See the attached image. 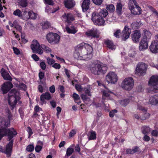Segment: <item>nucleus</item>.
Segmentation results:
<instances>
[{
  "mask_svg": "<svg viewBox=\"0 0 158 158\" xmlns=\"http://www.w3.org/2000/svg\"><path fill=\"white\" fill-rule=\"evenodd\" d=\"M129 102V100L128 99H124L120 101V104L123 106H125Z\"/></svg>",
  "mask_w": 158,
  "mask_h": 158,
  "instance_id": "39",
  "label": "nucleus"
},
{
  "mask_svg": "<svg viewBox=\"0 0 158 158\" xmlns=\"http://www.w3.org/2000/svg\"><path fill=\"white\" fill-rule=\"evenodd\" d=\"M106 79L108 83L114 84L118 80L117 75L113 72H110L106 76Z\"/></svg>",
  "mask_w": 158,
  "mask_h": 158,
  "instance_id": "11",
  "label": "nucleus"
},
{
  "mask_svg": "<svg viewBox=\"0 0 158 158\" xmlns=\"http://www.w3.org/2000/svg\"><path fill=\"white\" fill-rule=\"evenodd\" d=\"M73 152L74 149L73 148H68L67 149L66 156H70Z\"/></svg>",
  "mask_w": 158,
  "mask_h": 158,
  "instance_id": "42",
  "label": "nucleus"
},
{
  "mask_svg": "<svg viewBox=\"0 0 158 158\" xmlns=\"http://www.w3.org/2000/svg\"><path fill=\"white\" fill-rule=\"evenodd\" d=\"M73 97L75 102L77 103L78 104L81 103L80 98L78 95L75 93H74L73 94Z\"/></svg>",
  "mask_w": 158,
  "mask_h": 158,
  "instance_id": "35",
  "label": "nucleus"
},
{
  "mask_svg": "<svg viewBox=\"0 0 158 158\" xmlns=\"http://www.w3.org/2000/svg\"><path fill=\"white\" fill-rule=\"evenodd\" d=\"M46 38L50 43L56 44L59 42L60 37L57 34L50 32L48 34Z\"/></svg>",
  "mask_w": 158,
  "mask_h": 158,
  "instance_id": "7",
  "label": "nucleus"
},
{
  "mask_svg": "<svg viewBox=\"0 0 158 158\" xmlns=\"http://www.w3.org/2000/svg\"><path fill=\"white\" fill-rule=\"evenodd\" d=\"M90 2V0H84L82 5V8L83 12L86 11L89 9Z\"/></svg>",
  "mask_w": 158,
  "mask_h": 158,
  "instance_id": "22",
  "label": "nucleus"
},
{
  "mask_svg": "<svg viewBox=\"0 0 158 158\" xmlns=\"http://www.w3.org/2000/svg\"><path fill=\"white\" fill-rule=\"evenodd\" d=\"M95 4L100 6L102 4L103 0H92Z\"/></svg>",
  "mask_w": 158,
  "mask_h": 158,
  "instance_id": "47",
  "label": "nucleus"
},
{
  "mask_svg": "<svg viewBox=\"0 0 158 158\" xmlns=\"http://www.w3.org/2000/svg\"><path fill=\"white\" fill-rule=\"evenodd\" d=\"M149 102L152 105H158V94L150 97L149 98Z\"/></svg>",
  "mask_w": 158,
  "mask_h": 158,
  "instance_id": "21",
  "label": "nucleus"
},
{
  "mask_svg": "<svg viewBox=\"0 0 158 158\" xmlns=\"http://www.w3.org/2000/svg\"><path fill=\"white\" fill-rule=\"evenodd\" d=\"M13 85L10 81L6 82L2 85L1 88L2 93L5 94L13 87Z\"/></svg>",
  "mask_w": 158,
  "mask_h": 158,
  "instance_id": "13",
  "label": "nucleus"
},
{
  "mask_svg": "<svg viewBox=\"0 0 158 158\" xmlns=\"http://www.w3.org/2000/svg\"><path fill=\"white\" fill-rule=\"evenodd\" d=\"M123 5L121 2L117 3L116 6V12L118 15H120L123 13Z\"/></svg>",
  "mask_w": 158,
  "mask_h": 158,
  "instance_id": "26",
  "label": "nucleus"
},
{
  "mask_svg": "<svg viewBox=\"0 0 158 158\" xmlns=\"http://www.w3.org/2000/svg\"><path fill=\"white\" fill-rule=\"evenodd\" d=\"M31 47L34 53H38L40 55L43 53V51L41 49V46L36 40H34L32 41Z\"/></svg>",
  "mask_w": 158,
  "mask_h": 158,
  "instance_id": "10",
  "label": "nucleus"
},
{
  "mask_svg": "<svg viewBox=\"0 0 158 158\" xmlns=\"http://www.w3.org/2000/svg\"><path fill=\"white\" fill-rule=\"evenodd\" d=\"M42 147L40 145H37L35 147V150L37 152H39L41 149Z\"/></svg>",
  "mask_w": 158,
  "mask_h": 158,
  "instance_id": "61",
  "label": "nucleus"
},
{
  "mask_svg": "<svg viewBox=\"0 0 158 158\" xmlns=\"http://www.w3.org/2000/svg\"><path fill=\"white\" fill-rule=\"evenodd\" d=\"M64 2L65 7L68 9L73 8L75 5V2L73 0H66Z\"/></svg>",
  "mask_w": 158,
  "mask_h": 158,
  "instance_id": "24",
  "label": "nucleus"
},
{
  "mask_svg": "<svg viewBox=\"0 0 158 158\" xmlns=\"http://www.w3.org/2000/svg\"><path fill=\"white\" fill-rule=\"evenodd\" d=\"M44 76V73L42 72H40L39 73V77L40 80H42Z\"/></svg>",
  "mask_w": 158,
  "mask_h": 158,
  "instance_id": "58",
  "label": "nucleus"
},
{
  "mask_svg": "<svg viewBox=\"0 0 158 158\" xmlns=\"http://www.w3.org/2000/svg\"><path fill=\"white\" fill-rule=\"evenodd\" d=\"M20 10L19 9H17L13 12V14L16 16H18L19 17L21 18L22 14Z\"/></svg>",
  "mask_w": 158,
  "mask_h": 158,
  "instance_id": "41",
  "label": "nucleus"
},
{
  "mask_svg": "<svg viewBox=\"0 0 158 158\" xmlns=\"http://www.w3.org/2000/svg\"><path fill=\"white\" fill-rule=\"evenodd\" d=\"M150 114L148 113H145L144 114V116L142 117L141 119L142 120H144L149 117Z\"/></svg>",
  "mask_w": 158,
  "mask_h": 158,
  "instance_id": "56",
  "label": "nucleus"
},
{
  "mask_svg": "<svg viewBox=\"0 0 158 158\" xmlns=\"http://www.w3.org/2000/svg\"><path fill=\"white\" fill-rule=\"evenodd\" d=\"M7 118H3L0 119V141L4 136H7L9 140L16 135L17 133L13 128H6L10 126V120L12 117L9 110L7 111Z\"/></svg>",
  "mask_w": 158,
  "mask_h": 158,
  "instance_id": "1",
  "label": "nucleus"
},
{
  "mask_svg": "<svg viewBox=\"0 0 158 158\" xmlns=\"http://www.w3.org/2000/svg\"><path fill=\"white\" fill-rule=\"evenodd\" d=\"M16 30L19 31L20 32H22V27L19 24L14 27Z\"/></svg>",
  "mask_w": 158,
  "mask_h": 158,
  "instance_id": "60",
  "label": "nucleus"
},
{
  "mask_svg": "<svg viewBox=\"0 0 158 158\" xmlns=\"http://www.w3.org/2000/svg\"><path fill=\"white\" fill-rule=\"evenodd\" d=\"M143 31L144 33V35L143 38H145L147 40H149L150 39L151 36L152 35L151 33L146 30H144Z\"/></svg>",
  "mask_w": 158,
  "mask_h": 158,
  "instance_id": "33",
  "label": "nucleus"
},
{
  "mask_svg": "<svg viewBox=\"0 0 158 158\" xmlns=\"http://www.w3.org/2000/svg\"><path fill=\"white\" fill-rule=\"evenodd\" d=\"M150 51L153 53L158 52V42L153 41L149 46Z\"/></svg>",
  "mask_w": 158,
  "mask_h": 158,
  "instance_id": "18",
  "label": "nucleus"
},
{
  "mask_svg": "<svg viewBox=\"0 0 158 158\" xmlns=\"http://www.w3.org/2000/svg\"><path fill=\"white\" fill-rule=\"evenodd\" d=\"M107 11L108 10L110 12H113L115 10L114 6L113 4H110L107 6L106 7Z\"/></svg>",
  "mask_w": 158,
  "mask_h": 158,
  "instance_id": "37",
  "label": "nucleus"
},
{
  "mask_svg": "<svg viewBox=\"0 0 158 158\" xmlns=\"http://www.w3.org/2000/svg\"><path fill=\"white\" fill-rule=\"evenodd\" d=\"M44 2L45 3L50 5H53L54 4L53 1L52 0H44Z\"/></svg>",
  "mask_w": 158,
  "mask_h": 158,
  "instance_id": "54",
  "label": "nucleus"
},
{
  "mask_svg": "<svg viewBox=\"0 0 158 158\" xmlns=\"http://www.w3.org/2000/svg\"><path fill=\"white\" fill-rule=\"evenodd\" d=\"M41 47L47 52L50 53L51 52V49L49 47L45 46V45L41 44Z\"/></svg>",
  "mask_w": 158,
  "mask_h": 158,
  "instance_id": "40",
  "label": "nucleus"
},
{
  "mask_svg": "<svg viewBox=\"0 0 158 158\" xmlns=\"http://www.w3.org/2000/svg\"><path fill=\"white\" fill-rule=\"evenodd\" d=\"M141 8L137 5L135 7H133L132 9H130L131 13L135 15H139L141 14Z\"/></svg>",
  "mask_w": 158,
  "mask_h": 158,
  "instance_id": "27",
  "label": "nucleus"
},
{
  "mask_svg": "<svg viewBox=\"0 0 158 158\" xmlns=\"http://www.w3.org/2000/svg\"><path fill=\"white\" fill-rule=\"evenodd\" d=\"M34 149V146L32 144H30L28 145L26 148V150L29 152H31Z\"/></svg>",
  "mask_w": 158,
  "mask_h": 158,
  "instance_id": "43",
  "label": "nucleus"
},
{
  "mask_svg": "<svg viewBox=\"0 0 158 158\" xmlns=\"http://www.w3.org/2000/svg\"><path fill=\"white\" fill-rule=\"evenodd\" d=\"M140 31L139 30H135L134 31V33L131 35L132 39L135 43L139 42L141 37Z\"/></svg>",
  "mask_w": 158,
  "mask_h": 158,
  "instance_id": "16",
  "label": "nucleus"
},
{
  "mask_svg": "<svg viewBox=\"0 0 158 158\" xmlns=\"http://www.w3.org/2000/svg\"><path fill=\"white\" fill-rule=\"evenodd\" d=\"M47 60L48 64L50 65L53 64L55 61L53 59L50 58L49 57L47 58Z\"/></svg>",
  "mask_w": 158,
  "mask_h": 158,
  "instance_id": "50",
  "label": "nucleus"
},
{
  "mask_svg": "<svg viewBox=\"0 0 158 158\" xmlns=\"http://www.w3.org/2000/svg\"><path fill=\"white\" fill-rule=\"evenodd\" d=\"M150 90L149 92V93H151L152 92H153L154 93L158 92V85L157 84L156 85L151 86Z\"/></svg>",
  "mask_w": 158,
  "mask_h": 158,
  "instance_id": "36",
  "label": "nucleus"
},
{
  "mask_svg": "<svg viewBox=\"0 0 158 158\" xmlns=\"http://www.w3.org/2000/svg\"><path fill=\"white\" fill-rule=\"evenodd\" d=\"M63 19L66 22L69 23L74 20V17L70 13H66L62 16Z\"/></svg>",
  "mask_w": 158,
  "mask_h": 158,
  "instance_id": "19",
  "label": "nucleus"
},
{
  "mask_svg": "<svg viewBox=\"0 0 158 158\" xmlns=\"http://www.w3.org/2000/svg\"><path fill=\"white\" fill-rule=\"evenodd\" d=\"M8 102L11 110H13L16 106L18 101L20 99L19 92L16 89H12L8 94Z\"/></svg>",
  "mask_w": 158,
  "mask_h": 158,
  "instance_id": "5",
  "label": "nucleus"
},
{
  "mask_svg": "<svg viewBox=\"0 0 158 158\" xmlns=\"http://www.w3.org/2000/svg\"><path fill=\"white\" fill-rule=\"evenodd\" d=\"M96 138V134L95 131H92L90 132V136H89L88 139L89 140H94Z\"/></svg>",
  "mask_w": 158,
  "mask_h": 158,
  "instance_id": "38",
  "label": "nucleus"
},
{
  "mask_svg": "<svg viewBox=\"0 0 158 158\" xmlns=\"http://www.w3.org/2000/svg\"><path fill=\"white\" fill-rule=\"evenodd\" d=\"M106 88V89L103 91L102 99L106 100V98L109 97L110 95V93H112L113 92L110 91L109 89L106 88L105 86H104Z\"/></svg>",
  "mask_w": 158,
  "mask_h": 158,
  "instance_id": "28",
  "label": "nucleus"
},
{
  "mask_svg": "<svg viewBox=\"0 0 158 158\" xmlns=\"http://www.w3.org/2000/svg\"><path fill=\"white\" fill-rule=\"evenodd\" d=\"M50 91L52 93H53L55 92V88L54 85L51 86L49 88Z\"/></svg>",
  "mask_w": 158,
  "mask_h": 158,
  "instance_id": "64",
  "label": "nucleus"
},
{
  "mask_svg": "<svg viewBox=\"0 0 158 158\" xmlns=\"http://www.w3.org/2000/svg\"><path fill=\"white\" fill-rule=\"evenodd\" d=\"M147 65L143 63L138 64L135 70V73L139 76H143L146 73L147 70Z\"/></svg>",
  "mask_w": 158,
  "mask_h": 158,
  "instance_id": "8",
  "label": "nucleus"
},
{
  "mask_svg": "<svg viewBox=\"0 0 158 158\" xmlns=\"http://www.w3.org/2000/svg\"><path fill=\"white\" fill-rule=\"evenodd\" d=\"M13 50L15 54L18 55L20 54V52L19 49L15 47L13 48Z\"/></svg>",
  "mask_w": 158,
  "mask_h": 158,
  "instance_id": "62",
  "label": "nucleus"
},
{
  "mask_svg": "<svg viewBox=\"0 0 158 158\" xmlns=\"http://www.w3.org/2000/svg\"><path fill=\"white\" fill-rule=\"evenodd\" d=\"M1 73L4 79L6 80L11 81L12 78L11 77L8 73L5 70L2 68L1 71Z\"/></svg>",
  "mask_w": 158,
  "mask_h": 158,
  "instance_id": "20",
  "label": "nucleus"
},
{
  "mask_svg": "<svg viewBox=\"0 0 158 158\" xmlns=\"http://www.w3.org/2000/svg\"><path fill=\"white\" fill-rule=\"evenodd\" d=\"M8 140L9 142L6 145L5 149H4L2 147L0 146V151L5 153L7 157H9L11 155L13 144V140L11 139L9 140V139H8Z\"/></svg>",
  "mask_w": 158,
  "mask_h": 158,
  "instance_id": "9",
  "label": "nucleus"
},
{
  "mask_svg": "<svg viewBox=\"0 0 158 158\" xmlns=\"http://www.w3.org/2000/svg\"><path fill=\"white\" fill-rule=\"evenodd\" d=\"M84 89L85 93L88 94L89 96H91V94L90 93L91 89L89 86L87 88H85Z\"/></svg>",
  "mask_w": 158,
  "mask_h": 158,
  "instance_id": "48",
  "label": "nucleus"
},
{
  "mask_svg": "<svg viewBox=\"0 0 158 158\" xmlns=\"http://www.w3.org/2000/svg\"><path fill=\"white\" fill-rule=\"evenodd\" d=\"M22 14L21 18L25 20H27L30 18V11L26 9Z\"/></svg>",
  "mask_w": 158,
  "mask_h": 158,
  "instance_id": "25",
  "label": "nucleus"
},
{
  "mask_svg": "<svg viewBox=\"0 0 158 158\" xmlns=\"http://www.w3.org/2000/svg\"><path fill=\"white\" fill-rule=\"evenodd\" d=\"M50 26V25L49 23L46 22L44 23V24L42 26V28L44 29H48Z\"/></svg>",
  "mask_w": 158,
  "mask_h": 158,
  "instance_id": "49",
  "label": "nucleus"
},
{
  "mask_svg": "<svg viewBox=\"0 0 158 158\" xmlns=\"http://www.w3.org/2000/svg\"><path fill=\"white\" fill-rule=\"evenodd\" d=\"M90 69L92 73L95 75H100L106 72L107 67L106 64L95 61L90 65Z\"/></svg>",
  "mask_w": 158,
  "mask_h": 158,
  "instance_id": "3",
  "label": "nucleus"
},
{
  "mask_svg": "<svg viewBox=\"0 0 158 158\" xmlns=\"http://www.w3.org/2000/svg\"><path fill=\"white\" fill-rule=\"evenodd\" d=\"M19 87L20 89L23 90H25L26 89V85L23 83L19 84Z\"/></svg>",
  "mask_w": 158,
  "mask_h": 158,
  "instance_id": "53",
  "label": "nucleus"
},
{
  "mask_svg": "<svg viewBox=\"0 0 158 158\" xmlns=\"http://www.w3.org/2000/svg\"><path fill=\"white\" fill-rule=\"evenodd\" d=\"M32 58L35 61H37L39 59V58L38 56L35 54H33L31 56Z\"/></svg>",
  "mask_w": 158,
  "mask_h": 158,
  "instance_id": "63",
  "label": "nucleus"
},
{
  "mask_svg": "<svg viewBox=\"0 0 158 158\" xmlns=\"http://www.w3.org/2000/svg\"><path fill=\"white\" fill-rule=\"evenodd\" d=\"M133 154L134 153L140 152V149L138 147L135 146L132 148Z\"/></svg>",
  "mask_w": 158,
  "mask_h": 158,
  "instance_id": "51",
  "label": "nucleus"
},
{
  "mask_svg": "<svg viewBox=\"0 0 158 158\" xmlns=\"http://www.w3.org/2000/svg\"><path fill=\"white\" fill-rule=\"evenodd\" d=\"M98 30L97 29L92 28L91 30L87 31L85 32V35L88 37H98Z\"/></svg>",
  "mask_w": 158,
  "mask_h": 158,
  "instance_id": "15",
  "label": "nucleus"
},
{
  "mask_svg": "<svg viewBox=\"0 0 158 158\" xmlns=\"http://www.w3.org/2000/svg\"><path fill=\"white\" fill-rule=\"evenodd\" d=\"M40 66L42 69L44 70L46 69V65L44 62H41L40 63Z\"/></svg>",
  "mask_w": 158,
  "mask_h": 158,
  "instance_id": "55",
  "label": "nucleus"
},
{
  "mask_svg": "<svg viewBox=\"0 0 158 158\" xmlns=\"http://www.w3.org/2000/svg\"><path fill=\"white\" fill-rule=\"evenodd\" d=\"M148 41L145 38H143L141 40L139 47V49L140 51L148 48Z\"/></svg>",
  "mask_w": 158,
  "mask_h": 158,
  "instance_id": "14",
  "label": "nucleus"
},
{
  "mask_svg": "<svg viewBox=\"0 0 158 158\" xmlns=\"http://www.w3.org/2000/svg\"><path fill=\"white\" fill-rule=\"evenodd\" d=\"M121 31L120 29L117 30L114 33V35L117 38H119L121 34Z\"/></svg>",
  "mask_w": 158,
  "mask_h": 158,
  "instance_id": "44",
  "label": "nucleus"
},
{
  "mask_svg": "<svg viewBox=\"0 0 158 158\" xmlns=\"http://www.w3.org/2000/svg\"><path fill=\"white\" fill-rule=\"evenodd\" d=\"M30 18L31 19H35L37 18V15L33 12L30 11Z\"/></svg>",
  "mask_w": 158,
  "mask_h": 158,
  "instance_id": "45",
  "label": "nucleus"
},
{
  "mask_svg": "<svg viewBox=\"0 0 158 158\" xmlns=\"http://www.w3.org/2000/svg\"><path fill=\"white\" fill-rule=\"evenodd\" d=\"M136 5V2L135 0H129L128 6L129 9H132L133 7Z\"/></svg>",
  "mask_w": 158,
  "mask_h": 158,
  "instance_id": "34",
  "label": "nucleus"
},
{
  "mask_svg": "<svg viewBox=\"0 0 158 158\" xmlns=\"http://www.w3.org/2000/svg\"><path fill=\"white\" fill-rule=\"evenodd\" d=\"M27 131L29 134L28 138H29L30 136L32 134L33 132L31 129L29 127H27Z\"/></svg>",
  "mask_w": 158,
  "mask_h": 158,
  "instance_id": "57",
  "label": "nucleus"
},
{
  "mask_svg": "<svg viewBox=\"0 0 158 158\" xmlns=\"http://www.w3.org/2000/svg\"><path fill=\"white\" fill-rule=\"evenodd\" d=\"M92 51L93 48L91 45L86 44L83 45L82 44L75 48L74 56L76 59L87 61L92 57Z\"/></svg>",
  "mask_w": 158,
  "mask_h": 158,
  "instance_id": "2",
  "label": "nucleus"
},
{
  "mask_svg": "<svg viewBox=\"0 0 158 158\" xmlns=\"http://www.w3.org/2000/svg\"><path fill=\"white\" fill-rule=\"evenodd\" d=\"M51 98V97L49 92H46L42 94L40 97L41 105H43L44 103H46V102L45 101V99L49 100Z\"/></svg>",
  "mask_w": 158,
  "mask_h": 158,
  "instance_id": "17",
  "label": "nucleus"
},
{
  "mask_svg": "<svg viewBox=\"0 0 158 158\" xmlns=\"http://www.w3.org/2000/svg\"><path fill=\"white\" fill-rule=\"evenodd\" d=\"M19 6L21 8H25L28 5L27 0H17Z\"/></svg>",
  "mask_w": 158,
  "mask_h": 158,
  "instance_id": "30",
  "label": "nucleus"
},
{
  "mask_svg": "<svg viewBox=\"0 0 158 158\" xmlns=\"http://www.w3.org/2000/svg\"><path fill=\"white\" fill-rule=\"evenodd\" d=\"M108 15L106 10H102L99 13L94 12L92 14V20L94 24L99 26L104 25L105 21L103 19Z\"/></svg>",
  "mask_w": 158,
  "mask_h": 158,
  "instance_id": "4",
  "label": "nucleus"
},
{
  "mask_svg": "<svg viewBox=\"0 0 158 158\" xmlns=\"http://www.w3.org/2000/svg\"><path fill=\"white\" fill-rule=\"evenodd\" d=\"M131 33V30L129 28V27L125 26L122 33V40L126 41L128 39Z\"/></svg>",
  "mask_w": 158,
  "mask_h": 158,
  "instance_id": "12",
  "label": "nucleus"
},
{
  "mask_svg": "<svg viewBox=\"0 0 158 158\" xmlns=\"http://www.w3.org/2000/svg\"><path fill=\"white\" fill-rule=\"evenodd\" d=\"M65 29L69 33L74 34L77 31V30L73 26H71L70 28L67 27H66Z\"/></svg>",
  "mask_w": 158,
  "mask_h": 158,
  "instance_id": "31",
  "label": "nucleus"
},
{
  "mask_svg": "<svg viewBox=\"0 0 158 158\" xmlns=\"http://www.w3.org/2000/svg\"><path fill=\"white\" fill-rule=\"evenodd\" d=\"M158 83V76L157 75H153L152 76L149 81V84L151 85H154Z\"/></svg>",
  "mask_w": 158,
  "mask_h": 158,
  "instance_id": "23",
  "label": "nucleus"
},
{
  "mask_svg": "<svg viewBox=\"0 0 158 158\" xmlns=\"http://www.w3.org/2000/svg\"><path fill=\"white\" fill-rule=\"evenodd\" d=\"M141 130L142 133L144 135L148 134L150 131V128L148 127L145 126L142 127Z\"/></svg>",
  "mask_w": 158,
  "mask_h": 158,
  "instance_id": "32",
  "label": "nucleus"
},
{
  "mask_svg": "<svg viewBox=\"0 0 158 158\" xmlns=\"http://www.w3.org/2000/svg\"><path fill=\"white\" fill-rule=\"evenodd\" d=\"M134 85V81L133 78L129 77L125 78L121 84V86L123 89L127 90H130L132 89Z\"/></svg>",
  "mask_w": 158,
  "mask_h": 158,
  "instance_id": "6",
  "label": "nucleus"
},
{
  "mask_svg": "<svg viewBox=\"0 0 158 158\" xmlns=\"http://www.w3.org/2000/svg\"><path fill=\"white\" fill-rule=\"evenodd\" d=\"M131 25L132 28L134 29H138L139 27V24L137 22L132 23Z\"/></svg>",
  "mask_w": 158,
  "mask_h": 158,
  "instance_id": "46",
  "label": "nucleus"
},
{
  "mask_svg": "<svg viewBox=\"0 0 158 158\" xmlns=\"http://www.w3.org/2000/svg\"><path fill=\"white\" fill-rule=\"evenodd\" d=\"M52 67L55 69H59L60 68V65L59 64L56 63L52 65Z\"/></svg>",
  "mask_w": 158,
  "mask_h": 158,
  "instance_id": "59",
  "label": "nucleus"
},
{
  "mask_svg": "<svg viewBox=\"0 0 158 158\" xmlns=\"http://www.w3.org/2000/svg\"><path fill=\"white\" fill-rule=\"evenodd\" d=\"M117 111L116 110H113L111 111L109 113V116L110 117H113L115 114L117 113Z\"/></svg>",
  "mask_w": 158,
  "mask_h": 158,
  "instance_id": "52",
  "label": "nucleus"
},
{
  "mask_svg": "<svg viewBox=\"0 0 158 158\" xmlns=\"http://www.w3.org/2000/svg\"><path fill=\"white\" fill-rule=\"evenodd\" d=\"M105 43L106 47L109 49L112 50H114L115 49V46L112 41L109 40H106L105 41Z\"/></svg>",
  "mask_w": 158,
  "mask_h": 158,
  "instance_id": "29",
  "label": "nucleus"
}]
</instances>
